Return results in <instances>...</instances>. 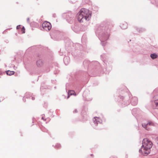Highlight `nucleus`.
<instances>
[{
	"label": "nucleus",
	"instance_id": "4468645a",
	"mask_svg": "<svg viewBox=\"0 0 158 158\" xmlns=\"http://www.w3.org/2000/svg\"><path fill=\"white\" fill-rule=\"evenodd\" d=\"M29 20V18H28L27 19V21H28Z\"/></svg>",
	"mask_w": 158,
	"mask_h": 158
},
{
	"label": "nucleus",
	"instance_id": "ddd939ff",
	"mask_svg": "<svg viewBox=\"0 0 158 158\" xmlns=\"http://www.w3.org/2000/svg\"><path fill=\"white\" fill-rule=\"evenodd\" d=\"M25 29L24 27H23V28L22 29V31H23V33H25Z\"/></svg>",
	"mask_w": 158,
	"mask_h": 158
},
{
	"label": "nucleus",
	"instance_id": "0eeeda50",
	"mask_svg": "<svg viewBox=\"0 0 158 158\" xmlns=\"http://www.w3.org/2000/svg\"><path fill=\"white\" fill-rule=\"evenodd\" d=\"M100 120V119L97 117H94L93 119L94 123L97 124H98V122H99Z\"/></svg>",
	"mask_w": 158,
	"mask_h": 158
},
{
	"label": "nucleus",
	"instance_id": "423d86ee",
	"mask_svg": "<svg viewBox=\"0 0 158 158\" xmlns=\"http://www.w3.org/2000/svg\"><path fill=\"white\" fill-rule=\"evenodd\" d=\"M43 62L41 60H39L37 62V65L38 66H41L43 65Z\"/></svg>",
	"mask_w": 158,
	"mask_h": 158
},
{
	"label": "nucleus",
	"instance_id": "f03ea898",
	"mask_svg": "<svg viewBox=\"0 0 158 158\" xmlns=\"http://www.w3.org/2000/svg\"><path fill=\"white\" fill-rule=\"evenodd\" d=\"M77 19L80 22H83L84 20H89L90 14L88 10L82 8L77 14Z\"/></svg>",
	"mask_w": 158,
	"mask_h": 158
},
{
	"label": "nucleus",
	"instance_id": "9b49d317",
	"mask_svg": "<svg viewBox=\"0 0 158 158\" xmlns=\"http://www.w3.org/2000/svg\"><path fill=\"white\" fill-rule=\"evenodd\" d=\"M154 102L156 106L158 107V101L155 100Z\"/></svg>",
	"mask_w": 158,
	"mask_h": 158
},
{
	"label": "nucleus",
	"instance_id": "20e7f679",
	"mask_svg": "<svg viewBox=\"0 0 158 158\" xmlns=\"http://www.w3.org/2000/svg\"><path fill=\"white\" fill-rule=\"evenodd\" d=\"M142 125L144 128L148 130L150 129V126H153V123L151 122H149L148 123H143Z\"/></svg>",
	"mask_w": 158,
	"mask_h": 158
},
{
	"label": "nucleus",
	"instance_id": "2eb2a0df",
	"mask_svg": "<svg viewBox=\"0 0 158 158\" xmlns=\"http://www.w3.org/2000/svg\"><path fill=\"white\" fill-rule=\"evenodd\" d=\"M42 119H44V118H43V117L42 118Z\"/></svg>",
	"mask_w": 158,
	"mask_h": 158
},
{
	"label": "nucleus",
	"instance_id": "39448f33",
	"mask_svg": "<svg viewBox=\"0 0 158 158\" xmlns=\"http://www.w3.org/2000/svg\"><path fill=\"white\" fill-rule=\"evenodd\" d=\"M76 95V94H75V92L73 90L69 91L68 93V96L67 97V98H69L70 95Z\"/></svg>",
	"mask_w": 158,
	"mask_h": 158
},
{
	"label": "nucleus",
	"instance_id": "9d476101",
	"mask_svg": "<svg viewBox=\"0 0 158 158\" xmlns=\"http://www.w3.org/2000/svg\"><path fill=\"white\" fill-rule=\"evenodd\" d=\"M151 57L152 59H154L157 57V55L156 54H152L151 55Z\"/></svg>",
	"mask_w": 158,
	"mask_h": 158
},
{
	"label": "nucleus",
	"instance_id": "6e6552de",
	"mask_svg": "<svg viewBox=\"0 0 158 158\" xmlns=\"http://www.w3.org/2000/svg\"><path fill=\"white\" fill-rule=\"evenodd\" d=\"M6 74L9 75H11L14 74L15 72L13 71H10L8 70L6 71Z\"/></svg>",
	"mask_w": 158,
	"mask_h": 158
},
{
	"label": "nucleus",
	"instance_id": "f8f14e48",
	"mask_svg": "<svg viewBox=\"0 0 158 158\" xmlns=\"http://www.w3.org/2000/svg\"><path fill=\"white\" fill-rule=\"evenodd\" d=\"M155 100L158 101V95H157L154 97Z\"/></svg>",
	"mask_w": 158,
	"mask_h": 158
},
{
	"label": "nucleus",
	"instance_id": "1a4fd4ad",
	"mask_svg": "<svg viewBox=\"0 0 158 158\" xmlns=\"http://www.w3.org/2000/svg\"><path fill=\"white\" fill-rule=\"evenodd\" d=\"M127 23H124L121 26V27L123 29H126L127 27Z\"/></svg>",
	"mask_w": 158,
	"mask_h": 158
},
{
	"label": "nucleus",
	"instance_id": "7ed1b4c3",
	"mask_svg": "<svg viewBox=\"0 0 158 158\" xmlns=\"http://www.w3.org/2000/svg\"><path fill=\"white\" fill-rule=\"evenodd\" d=\"M42 26L43 28L46 31H49L51 28V25L50 23L46 21L43 23Z\"/></svg>",
	"mask_w": 158,
	"mask_h": 158
},
{
	"label": "nucleus",
	"instance_id": "f257e3e1",
	"mask_svg": "<svg viewBox=\"0 0 158 158\" xmlns=\"http://www.w3.org/2000/svg\"><path fill=\"white\" fill-rule=\"evenodd\" d=\"M153 146L151 141L148 138L143 139L142 145L141 149L139 150V152L144 156H147L150 152V149Z\"/></svg>",
	"mask_w": 158,
	"mask_h": 158
}]
</instances>
